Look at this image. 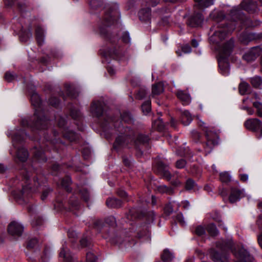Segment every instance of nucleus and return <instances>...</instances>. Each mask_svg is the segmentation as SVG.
Segmentation results:
<instances>
[{"label":"nucleus","mask_w":262,"mask_h":262,"mask_svg":"<svg viewBox=\"0 0 262 262\" xmlns=\"http://www.w3.org/2000/svg\"><path fill=\"white\" fill-rule=\"evenodd\" d=\"M181 205L184 209H188L189 208L190 204L188 201H184L181 202Z\"/></svg>","instance_id":"obj_62"},{"label":"nucleus","mask_w":262,"mask_h":262,"mask_svg":"<svg viewBox=\"0 0 262 262\" xmlns=\"http://www.w3.org/2000/svg\"><path fill=\"white\" fill-rule=\"evenodd\" d=\"M249 89V85L246 82H242L239 85V92L242 95L248 93Z\"/></svg>","instance_id":"obj_35"},{"label":"nucleus","mask_w":262,"mask_h":262,"mask_svg":"<svg viewBox=\"0 0 262 262\" xmlns=\"http://www.w3.org/2000/svg\"><path fill=\"white\" fill-rule=\"evenodd\" d=\"M164 91L163 84L161 82L154 84L152 86L151 96L154 97L156 95L161 94Z\"/></svg>","instance_id":"obj_25"},{"label":"nucleus","mask_w":262,"mask_h":262,"mask_svg":"<svg viewBox=\"0 0 262 262\" xmlns=\"http://www.w3.org/2000/svg\"><path fill=\"white\" fill-rule=\"evenodd\" d=\"M71 182V181L70 178L69 177H66L65 178L62 179L61 182V185L67 191H71V189L69 187Z\"/></svg>","instance_id":"obj_32"},{"label":"nucleus","mask_w":262,"mask_h":262,"mask_svg":"<svg viewBox=\"0 0 262 262\" xmlns=\"http://www.w3.org/2000/svg\"><path fill=\"white\" fill-rule=\"evenodd\" d=\"M194 2L195 7L201 10H204L213 4V0H194Z\"/></svg>","instance_id":"obj_21"},{"label":"nucleus","mask_w":262,"mask_h":262,"mask_svg":"<svg viewBox=\"0 0 262 262\" xmlns=\"http://www.w3.org/2000/svg\"><path fill=\"white\" fill-rule=\"evenodd\" d=\"M164 211L167 215H169L173 212V209L170 205H167L164 208Z\"/></svg>","instance_id":"obj_60"},{"label":"nucleus","mask_w":262,"mask_h":262,"mask_svg":"<svg viewBox=\"0 0 262 262\" xmlns=\"http://www.w3.org/2000/svg\"><path fill=\"white\" fill-rule=\"evenodd\" d=\"M23 231V226L16 221L11 222L8 227V233L14 237L21 236Z\"/></svg>","instance_id":"obj_11"},{"label":"nucleus","mask_w":262,"mask_h":262,"mask_svg":"<svg viewBox=\"0 0 262 262\" xmlns=\"http://www.w3.org/2000/svg\"><path fill=\"white\" fill-rule=\"evenodd\" d=\"M203 18L200 13H195L187 21V25L190 27H198L203 22Z\"/></svg>","instance_id":"obj_15"},{"label":"nucleus","mask_w":262,"mask_h":262,"mask_svg":"<svg viewBox=\"0 0 262 262\" xmlns=\"http://www.w3.org/2000/svg\"><path fill=\"white\" fill-rule=\"evenodd\" d=\"M207 229L211 236H215L219 234V231L217 230L216 226L213 224L208 225Z\"/></svg>","instance_id":"obj_33"},{"label":"nucleus","mask_w":262,"mask_h":262,"mask_svg":"<svg viewBox=\"0 0 262 262\" xmlns=\"http://www.w3.org/2000/svg\"><path fill=\"white\" fill-rule=\"evenodd\" d=\"M52 191V189H51L50 188L48 187H45L43 189L42 193L41 195V199L42 201L45 200Z\"/></svg>","instance_id":"obj_42"},{"label":"nucleus","mask_w":262,"mask_h":262,"mask_svg":"<svg viewBox=\"0 0 262 262\" xmlns=\"http://www.w3.org/2000/svg\"><path fill=\"white\" fill-rule=\"evenodd\" d=\"M220 179L223 183H227L231 180V176L227 171L221 172L220 174Z\"/></svg>","instance_id":"obj_36"},{"label":"nucleus","mask_w":262,"mask_h":262,"mask_svg":"<svg viewBox=\"0 0 262 262\" xmlns=\"http://www.w3.org/2000/svg\"><path fill=\"white\" fill-rule=\"evenodd\" d=\"M195 183L192 179H188L186 183L185 188L187 190H190L194 188Z\"/></svg>","instance_id":"obj_46"},{"label":"nucleus","mask_w":262,"mask_h":262,"mask_svg":"<svg viewBox=\"0 0 262 262\" xmlns=\"http://www.w3.org/2000/svg\"><path fill=\"white\" fill-rule=\"evenodd\" d=\"M174 256L168 249H165L161 255L162 259L164 262H169L173 258Z\"/></svg>","instance_id":"obj_28"},{"label":"nucleus","mask_w":262,"mask_h":262,"mask_svg":"<svg viewBox=\"0 0 262 262\" xmlns=\"http://www.w3.org/2000/svg\"><path fill=\"white\" fill-rule=\"evenodd\" d=\"M87 262H97V257L92 252H89L86 254Z\"/></svg>","instance_id":"obj_44"},{"label":"nucleus","mask_w":262,"mask_h":262,"mask_svg":"<svg viewBox=\"0 0 262 262\" xmlns=\"http://www.w3.org/2000/svg\"><path fill=\"white\" fill-rule=\"evenodd\" d=\"M257 224L259 229H262V215L259 216Z\"/></svg>","instance_id":"obj_64"},{"label":"nucleus","mask_w":262,"mask_h":262,"mask_svg":"<svg viewBox=\"0 0 262 262\" xmlns=\"http://www.w3.org/2000/svg\"><path fill=\"white\" fill-rule=\"evenodd\" d=\"M31 36L32 33L31 30H29L27 32H23L20 36V38L22 41H26Z\"/></svg>","instance_id":"obj_43"},{"label":"nucleus","mask_w":262,"mask_h":262,"mask_svg":"<svg viewBox=\"0 0 262 262\" xmlns=\"http://www.w3.org/2000/svg\"><path fill=\"white\" fill-rule=\"evenodd\" d=\"M68 236L70 238H74L77 237V233L73 230H69L68 232Z\"/></svg>","instance_id":"obj_57"},{"label":"nucleus","mask_w":262,"mask_h":262,"mask_svg":"<svg viewBox=\"0 0 262 262\" xmlns=\"http://www.w3.org/2000/svg\"><path fill=\"white\" fill-rule=\"evenodd\" d=\"M253 105L256 110V113L258 116L262 118V103L259 102H255Z\"/></svg>","instance_id":"obj_40"},{"label":"nucleus","mask_w":262,"mask_h":262,"mask_svg":"<svg viewBox=\"0 0 262 262\" xmlns=\"http://www.w3.org/2000/svg\"><path fill=\"white\" fill-rule=\"evenodd\" d=\"M176 95L183 104L187 105L190 103V97L189 94L181 90H178Z\"/></svg>","instance_id":"obj_22"},{"label":"nucleus","mask_w":262,"mask_h":262,"mask_svg":"<svg viewBox=\"0 0 262 262\" xmlns=\"http://www.w3.org/2000/svg\"><path fill=\"white\" fill-rule=\"evenodd\" d=\"M89 242L88 239L86 237H83L80 241V245L82 247L87 246L89 244Z\"/></svg>","instance_id":"obj_58"},{"label":"nucleus","mask_w":262,"mask_h":262,"mask_svg":"<svg viewBox=\"0 0 262 262\" xmlns=\"http://www.w3.org/2000/svg\"><path fill=\"white\" fill-rule=\"evenodd\" d=\"M151 101L150 100H147L145 101L142 105V109L143 112L146 114L149 113L150 111Z\"/></svg>","instance_id":"obj_39"},{"label":"nucleus","mask_w":262,"mask_h":262,"mask_svg":"<svg viewBox=\"0 0 262 262\" xmlns=\"http://www.w3.org/2000/svg\"><path fill=\"white\" fill-rule=\"evenodd\" d=\"M242 8L249 13H254L256 11L257 5L253 0H245L241 4Z\"/></svg>","instance_id":"obj_18"},{"label":"nucleus","mask_w":262,"mask_h":262,"mask_svg":"<svg viewBox=\"0 0 262 262\" xmlns=\"http://www.w3.org/2000/svg\"><path fill=\"white\" fill-rule=\"evenodd\" d=\"M192 120V117L187 111H184L181 113L182 123L185 125H188Z\"/></svg>","instance_id":"obj_23"},{"label":"nucleus","mask_w":262,"mask_h":262,"mask_svg":"<svg viewBox=\"0 0 262 262\" xmlns=\"http://www.w3.org/2000/svg\"><path fill=\"white\" fill-rule=\"evenodd\" d=\"M121 120L120 122L112 118L110 116L105 115L103 120L100 121V125L106 138H109L108 134H113L115 132L119 133L113 145L115 150H119L126 147L133 141L139 143H146L148 142L149 139L147 136L141 134H137L128 127L121 125L122 122L128 124L134 122V118L130 113L124 112L121 116Z\"/></svg>","instance_id":"obj_2"},{"label":"nucleus","mask_w":262,"mask_h":262,"mask_svg":"<svg viewBox=\"0 0 262 262\" xmlns=\"http://www.w3.org/2000/svg\"><path fill=\"white\" fill-rule=\"evenodd\" d=\"M233 254L236 258V262H254L253 256L243 247L238 248Z\"/></svg>","instance_id":"obj_9"},{"label":"nucleus","mask_w":262,"mask_h":262,"mask_svg":"<svg viewBox=\"0 0 262 262\" xmlns=\"http://www.w3.org/2000/svg\"><path fill=\"white\" fill-rule=\"evenodd\" d=\"M147 94V91L143 88H141L137 94L136 97L139 99H141L145 97Z\"/></svg>","instance_id":"obj_45"},{"label":"nucleus","mask_w":262,"mask_h":262,"mask_svg":"<svg viewBox=\"0 0 262 262\" xmlns=\"http://www.w3.org/2000/svg\"><path fill=\"white\" fill-rule=\"evenodd\" d=\"M66 89L67 90V94L71 97H75L76 96L73 93V88L70 84L66 85Z\"/></svg>","instance_id":"obj_49"},{"label":"nucleus","mask_w":262,"mask_h":262,"mask_svg":"<svg viewBox=\"0 0 262 262\" xmlns=\"http://www.w3.org/2000/svg\"><path fill=\"white\" fill-rule=\"evenodd\" d=\"M31 102L35 108L34 117L31 125H29V123L26 119H23L21 124L23 127L28 126L32 130H41L46 128L48 126L49 121L45 118L44 113L42 111L41 101L38 94L33 92L31 96Z\"/></svg>","instance_id":"obj_3"},{"label":"nucleus","mask_w":262,"mask_h":262,"mask_svg":"<svg viewBox=\"0 0 262 262\" xmlns=\"http://www.w3.org/2000/svg\"><path fill=\"white\" fill-rule=\"evenodd\" d=\"M157 172L164 178L168 180H170L172 175L169 170V167L165 164L163 161H159L157 164Z\"/></svg>","instance_id":"obj_12"},{"label":"nucleus","mask_w":262,"mask_h":262,"mask_svg":"<svg viewBox=\"0 0 262 262\" xmlns=\"http://www.w3.org/2000/svg\"><path fill=\"white\" fill-rule=\"evenodd\" d=\"M70 115L74 119H79L81 117V113L75 107H72L71 108Z\"/></svg>","instance_id":"obj_37"},{"label":"nucleus","mask_w":262,"mask_h":262,"mask_svg":"<svg viewBox=\"0 0 262 262\" xmlns=\"http://www.w3.org/2000/svg\"><path fill=\"white\" fill-rule=\"evenodd\" d=\"M44 33L42 29L37 27L36 29V38L39 45H41L43 42Z\"/></svg>","instance_id":"obj_27"},{"label":"nucleus","mask_w":262,"mask_h":262,"mask_svg":"<svg viewBox=\"0 0 262 262\" xmlns=\"http://www.w3.org/2000/svg\"><path fill=\"white\" fill-rule=\"evenodd\" d=\"M42 147L43 145H41L38 148L35 147L32 149L34 158L39 162H45L46 161V157L44 155V152L42 151Z\"/></svg>","instance_id":"obj_20"},{"label":"nucleus","mask_w":262,"mask_h":262,"mask_svg":"<svg viewBox=\"0 0 262 262\" xmlns=\"http://www.w3.org/2000/svg\"><path fill=\"white\" fill-rule=\"evenodd\" d=\"M54 136L55 137V138L53 139H50L48 138V137H47L46 136L45 137V139L47 142H49V144H51L52 145H54V148L56 149L57 148V146L56 145V144L60 143V141L59 140V139L56 138L55 132H54Z\"/></svg>","instance_id":"obj_34"},{"label":"nucleus","mask_w":262,"mask_h":262,"mask_svg":"<svg viewBox=\"0 0 262 262\" xmlns=\"http://www.w3.org/2000/svg\"><path fill=\"white\" fill-rule=\"evenodd\" d=\"M59 257L62 259L63 262H73V258L65 243L62 245L59 253Z\"/></svg>","instance_id":"obj_17"},{"label":"nucleus","mask_w":262,"mask_h":262,"mask_svg":"<svg viewBox=\"0 0 262 262\" xmlns=\"http://www.w3.org/2000/svg\"><path fill=\"white\" fill-rule=\"evenodd\" d=\"M195 233L198 236H202L205 233V230L203 227L199 226L195 228Z\"/></svg>","instance_id":"obj_48"},{"label":"nucleus","mask_w":262,"mask_h":262,"mask_svg":"<svg viewBox=\"0 0 262 262\" xmlns=\"http://www.w3.org/2000/svg\"><path fill=\"white\" fill-rule=\"evenodd\" d=\"M79 193L83 200L86 202H88L89 200V193L88 190L85 188H82L79 190Z\"/></svg>","instance_id":"obj_41"},{"label":"nucleus","mask_w":262,"mask_h":262,"mask_svg":"<svg viewBox=\"0 0 262 262\" xmlns=\"http://www.w3.org/2000/svg\"><path fill=\"white\" fill-rule=\"evenodd\" d=\"M251 84L255 88H258L262 83V80L259 77H255L251 79Z\"/></svg>","instance_id":"obj_38"},{"label":"nucleus","mask_w":262,"mask_h":262,"mask_svg":"<svg viewBox=\"0 0 262 262\" xmlns=\"http://www.w3.org/2000/svg\"><path fill=\"white\" fill-rule=\"evenodd\" d=\"M176 165L177 168H184L185 167V166L186 165V162L183 159L179 160L177 161V162H176Z\"/></svg>","instance_id":"obj_54"},{"label":"nucleus","mask_w":262,"mask_h":262,"mask_svg":"<svg viewBox=\"0 0 262 262\" xmlns=\"http://www.w3.org/2000/svg\"><path fill=\"white\" fill-rule=\"evenodd\" d=\"M69 203L72 207L75 208H77L79 204L78 200L75 198H72L69 201Z\"/></svg>","instance_id":"obj_55"},{"label":"nucleus","mask_w":262,"mask_h":262,"mask_svg":"<svg viewBox=\"0 0 262 262\" xmlns=\"http://www.w3.org/2000/svg\"><path fill=\"white\" fill-rule=\"evenodd\" d=\"M244 196L243 190L236 188H231L229 200L230 203H233L239 201Z\"/></svg>","instance_id":"obj_16"},{"label":"nucleus","mask_w":262,"mask_h":262,"mask_svg":"<svg viewBox=\"0 0 262 262\" xmlns=\"http://www.w3.org/2000/svg\"><path fill=\"white\" fill-rule=\"evenodd\" d=\"M66 123L64 118L60 117L58 120V126L62 128V134L63 136L70 141H75L79 138V136L76 133L69 130H66L64 125Z\"/></svg>","instance_id":"obj_8"},{"label":"nucleus","mask_w":262,"mask_h":262,"mask_svg":"<svg viewBox=\"0 0 262 262\" xmlns=\"http://www.w3.org/2000/svg\"><path fill=\"white\" fill-rule=\"evenodd\" d=\"M5 78L8 81H11L14 79V75L10 72H7L5 74Z\"/></svg>","instance_id":"obj_56"},{"label":"nucleus","mask_w":262,"mask_h":262,"mask_svg":"<svg viewBox=\"0 0 262 262\" xmlns=\"http://www.w3.org/2000/svg\"><path fill=\"white\" fill-rule=\"evenodd\" d=\"M23 178L24 183L22 184V189L18 194H15V196L18 200H22L26 202L25 199L36 190L40 183L38 182V178L34 177L33 180H30V174L28 172H25V173L23 174Z\"/></svg>","instance_id":"obj_5"},{"label":"nucleus","mask_w":262,"mask_h":262,"mask_svg":"<svg viewBox=\"0 0 262 262\" xmlns=\"http://www.w3.org/2000/svg\"><path fill=\"white\" fill-rule=\"evenodd\" d=\"M203 130L205 132L207 142L205 148V151L207 153H209L213 146L217 144V136L216 134L208 127L204 126Z\"/></svg>","instance_id":"obj_7"},{"label":"nucleus","mask_w":262,"mask_h":262,"mask_svg":"<svg viewBox=\"0 0 262 262\" xmlns=\"http://www.w3.org/2000/svg\"><path fill=\"white\" fill-rule=\"evenodd\" d=\"M103 102L100 101H94L91 106V112L93 115L99 118L103 113Z\"/></svg>","instance_id":"obj_13"},{"label":"nucleus","mask_w":262,"mask_h":262,"mask_svg":"<svg viewBox=\"0 0 262 262\" xmlns=\"http://www.w3.org/2000/svg\"><path fill=\"white\" fill-rule=\"evenodd\" d=\"M246 127L252 130H257L260 128L261 125L260 121L256 118L247 120L245 122Z\"/></svg>","instance_id":"obj_19"},{"label":"nucleus","mask_w":262,"mask_h":262,"mask_svg":"<svg viewBox=\"0 0 262 262\" xmlns=\"http://www.w3.org/2000/svg\"><path fill=\"white\" fill-rule=\"evenodd\" d=\"M156 191L161 193H172L173 190L171 187H167L165 185H160L156 186Z\"/></svg>","instance_id":"obj_29"},{"label":"nucleus","mask_w":262,"mask_h":262,"mask_svg":"<svg viewBox=\"0 0 262 262\" xmlns=\"http://www.w3.org/2000/svg\"><path fill=\"white\" fill-rule=\"evenodd\" d=\"M182 51L184 53H189L191 52V50L190 47L186 45L182 47Z\"/></svg>","instance_id":"obj_59"},{"label":"nucleus","mask_w":262,"mask_h":262,"mask_svg":"<svg viewBox=\"0 0 262 262\" xmlns=\"http://www.w3.org/2000/svg\"><path fill=\"white\" fill-rule=\"evenodd\" d=\"M117 11L112 12L111 14H106L104 20L99 25L98 32L101 35H105L106 33V27L114 23L115 14Z\"/></svg>","instance_id":"obj_10"},{"label":"nucleus","mask_w":262,"mask_h":262,"mask_svg":"<svg viewBox=\"0 0 262 262\" xmlns=\"http://www.w3.org/2000/svg\"><path fill=\"white\" fill-rule=\"evenodd\" d=\"M118 194L122 198H126L127 196V193L123 190H119L118 191Z\"/></svg>","instance_id":"obj_63"},{"label":"nucleus","mask_w":262,"mask_h":262,"mask_svg":"<svg viewBox=\"0 0 262 262\" xmlns=\"http://www.w3.org/2000/svg\"><path fill=\"white\" fill-rule=\"evenodd\" d=\"M122 40L125 43H128L130 42V38L128 32H124L122 36Z\"/></svg>","instance_id":"obj_53"},{"label":"nucleus","mask_w":262,"mask_h":262,"mask_svg":"<svg viewBox=\"0 0 262 262\" xmlns=\"http://www.w3.org/2000/svg\"><path fill=\"white\" fill-rule=\"evenodd\" d=\"M27 136V135L25 134L24 131L20 130H16L12 136V144L15 149L14 152L17 159L22 162H25L29 156L27 150L21 145L25 137Z\"/></svg>","instance_id":"obj_4"},{"label":"nucleus","mask_w":262,"mask_h":262,"mask_svg":"<svg viewBox=\"0 0 262 262\" xmlns=\"http://www.w3.org/2000/svg\"><path fill=\"white\" fill-rule=\"evenodd\" d=\"M139 17L141 20L146 21L150 18V10L149 8L142 9L139 12Z\"/></svg>","instance_id":"obj_24"},{"label":"nucleus","mask_w":262,"mask_h":262,"mask_svg":"<svg viewBox=\"0 0 262 262\" xmlns=\"http://www.w3.org/2000/svg\"><path fill=\"white\" fill-rule=\"evenodd\" d=\"M233 245V242L231 240L228 241L222 240L216 243L217 248L221 249L222 252L227 250H232ZM210 254L212 259L215 262H229V255L226 253L221 254L215 250H212Z\"/></svg>","instance_id":"obj_6"},{"label":"nucleus","mask_w":262,"mask_h":262,"mask_svg":"<svg viewBox=\"0 0 262 262\" xmlns=\"http://www.w3.org/2000/svg\"><path fill=\"white\" fill-rule=\"evenodd\" d=\"M54 207L58 211L61 210L62 209L64 208L65 207L62 202L59 200H57L54 204Z\"/></svg>","instance_id":"obj_51"},{"label":"nucleus","mask_w":262,"mask_h":262,"mask_svg":"<svg viewBox=\"0 0 262 262\" xmlns=\"http://www.w3.org/2000/svg\"><path fill=\"white\" fill-rule=\"evenodd\" d=\"M200 170L198 169V167L195 166H193L190 172L193 174H198L200 173Z\"/></svg>","instance_id":"obj_61"},{"label":"nucleus","mask_w":262,"mask_h":262,"mask_svg":"<svg viewBox=\"0 0 262 262\" xmlns=\"http://www.w3.org/2000/svg\"><path fill=\"white\" fill-rule=\"evenodd\" d=\"M210 17L215 21V24L210 28V41L215 45L214 48L218 51V63L220 73L227 76L229 74L228 58L230 56L233 47L231 39L221 46L220 43L225 38L227 35L233 31L237 25V21L244 25V15L241 10L233 8L230 10L227 18H225L223 13L214 10L210 14Z\"/></svg>","instance_id":"obj_1"},{"label":"nucleus","mask_w":262,"mask_h":262,"mask_svg":"<svg viewBox=\"0 0 262 262\" xmlns=\"http://www.w3.org/2000/svg\"><path fill=\"white\" fill-rule=\"evenodd\" d=\"M165 125L162 119L159 118L155 120L152 123V127L160 131L162 130L164 128Z\"/></svg>","instance_id":"obj_31"},{"label":"nucleus","mask_w":262,"mask_h":262,"mask_svg":"<svg viewBox=\"0 0 262 262\" xmlns=\"http://www.w3.org/2000/svg\"><path fill=\"white\" fill-rule=\"evenodd\" d=\"M40 245V242L36 238H32L30 239L27 244L28 249H37Z\"/></svg>","instance_id":"obj_30"},{"label":"nucleus","mask_w":262,"mask_h":262,"mask_svg":"<svg viewBox=\"0 0 262 262\" xmlns=\"http://www.w3.org/2000/svg\"><path fill=\"white\" fill-rule=\"evenodd\" d=\"M260 52L261 50L259 47H254L245 53L243 58L245 60L250 62L254 60L260 55Z\"/></svg>","instance_id":"obj_14"},{"label":"nucleus","mask_w":262,"mask_h":262,"mask_svg":"<svg viewBox=\"0 0 262 262\" xmlns=\"http://www.w3.org/2000/svg\"><path fill=\"white\" fill-rule=\"evenodd\" d=\"M176 221L179 223L182 226H185L186 225V222L184 220V218L183 217V215L182 213H178L176 217Z\"/></svg>","instance_id":"obj_47"},{"label":"nucleus","mask_w":262,"mask_h":262,"mask_svg":"<svg viewBox=\"0 0 262 262\" xmlns=\"http://www.w3.org/2000/svg\"><path fill=\"white\" fill-rule=\"evenodd\" d=\"M49 103L53 106H56L59 103V100L56 97H51L49 100Z\"/></svg>","instance_id":"obj_52"},{"label":"nucleus","mask_w":262,"mask_h":262,"mask_svg":"<svg viewBox=\"0 0 262 262\" xmlns=\"http://www.w3.org/2000/svg\"><path fill=\"white\" fill-rule=\"evenodd\" d=\"M119 53L116 50H111L108 51V55L113 58H117L119 56Z\"/></svg>","instance_id":"obj_50"},{"label":"nucleus","mask_w":262,"mask_h":262,"mask_svg":"<svg viewBox=\"0 0 262 262\" xmlns=\"http://www.w3.org/2000/svg\"><path fill=\"white\" fill-rule=\"evenodd\" d=\"M121 201L116 198H108L106 201V204L108 207L118 208L121 206Z\"/></svg>","instance_id":"obj_26"}]
</instances>
